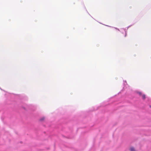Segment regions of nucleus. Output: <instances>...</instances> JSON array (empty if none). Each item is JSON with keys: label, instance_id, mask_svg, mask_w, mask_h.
Instances as JSON below:
<instances>
[{"label": "nucleus", "instance_id": "nucleus-2", "mask_svg": "<svg viewBox=\"0 0 151 151\" xmlns=\"http://www.w3.org/2000/svg\"><path fill=\"white\" fill-rule=\"evenodd\" d=\"M25 105L26 107L23 106L22 107L25 110H27V109H30L33 110H34V109H33V108L34 107L32 105H27L26 104Z\"/></svg>", "mask_w": 151, "mask_h": 151}, {"label": "nucleus", "instance_id": "nucleus-5", "mask_svg": "<svg viewBox=\"0 0 151 151\" xmlns=\"http://www.w3.org/2000/svg\"><path fill=\"white\" fill-rule=\"evenodd\" d=\"M45 119V117H42V118H41L40 119V121H42L43 120H44Z\"/></svg>", "mask_w": 151, "mask_h": 151}, {"label": "nucleus", "instance_id": "nucleus-7", "mask_svg": "<svg viewBox=\"0 0 151 151\" xmlns=\"http://www.w3.org/2000/svg\"><path fill=\"white\" fill-rule=\"evenodd\" d=\"M138 93L140 96L141 95H142V93L141 92H138Z\"/></svg>", "mask_w": 151, "mask_h": 151}, {"label": "nucleus", "instance_id": "nucleus-6", "mask_svg": "<svg viewBox=\"0 0 151 151\" xmlns=\"http://www.w3.org/2000/svg\"><path fill=\"white\" fill-rule=\"evenodd\" d=\"M142 99H145V94H143L142 95Z\"/></svg>", "mask_w": 151, "mask_h": 151}, {"label": "nucleus", "instance_id": "nucleus-9", "mask_svg": "<svg viewBox=\"0 0 151 151\" xmlns=\"http://www.w3.org/2000/svg\"><path fill=\"white\" fill-rule=\"evenodd\" d=\"M132 26V25H129V26H128V27H127V30L130 27H131V26Z\"/></svg>", "mask_w": 151, "mask_h": 151}, {"label": "nucleus", "instance_id": "nucleus-10", "mask_svg": "<svg viewBox=\"0 0 151 151\" xmlns=\"http://www.w3.org/2000/svg\"><path fill=\"white\" fill-rule=\"evenodd\" d=\"M124 31L123 30H122V32H121L122 34H124Z\"/></svg>", "mask_w": 151, "mask_h": 151}, {"label": "nucleus", "instance_id": "nucleus-1", "mask_svg": "<svg viewBox=\"0 0 151 151\" xmlns=\"http://www.w3.org/2000/svg\"><path fill=\"white\" fill-rule=\"evenodd\" d=\"M106 26H107L108 27H112V28H114L115 29L118 30V31L120 32H122V30H123L124 31V32H125V35H124L125 37H126L127 36V30H126V28H121L120 29V30L119 29H118V28H117L116 27H111V26H108V25H106Z\"/></svg>", "mask_w": 151, "mask_h": 151}, {"label": "nucleus", "instance_id": "nucleus-8", "mask_svg": "<svg viewBox=\"0 0 151 151\" xmlns=\"http://www.w3.org/2000/svg\"><path fill=\"white\" fill-rule=\"evenodd\" d=\"M124 85H125L126 84H127V82L126 81H124Z\"/></svg>", "mask_w": 151, "mask_h": 151}, {"label": "nucleus", "instance_id": "nucleus-4", "mask_svg": "<svg viewBox=\"0 0 151 151\" xmlns=\"http://www.w3.org/2000/svg\"><path fill=\"white\" fill-rule=\"evenodd\" d=\"M130 151H135L134 148L133 147H131L130 148Z\"/></svg>", "mask_w": 151, "mask_h": 151}, {"label": "nucleus", "instance_id": "nucleus-3", "mask_svg": "<svg viewBox=\"0 0 151 151\" xmlns=\"http://www.w3.org/2000/svg\"><path fill=\"white\" fill-rule=\"evenodd\" d=\"M149 106L151 108V99H149Z\"/></svg>", "mask_w": 151, "mask_h": 151}, {"label": "nucleus", "instance_id": "nucleus-11", "mask_svg": "<svg viewBox=\"0 0 151 151\" xmlns=\"http://www.w3.org/2000/svg\"><path fill=\"white\" fill-rule=\"evenodd\" d=\"M125 87H123V89H125Z\"/></svg>", "mask_w": 151, "mask_h": 151}]
</instances>
